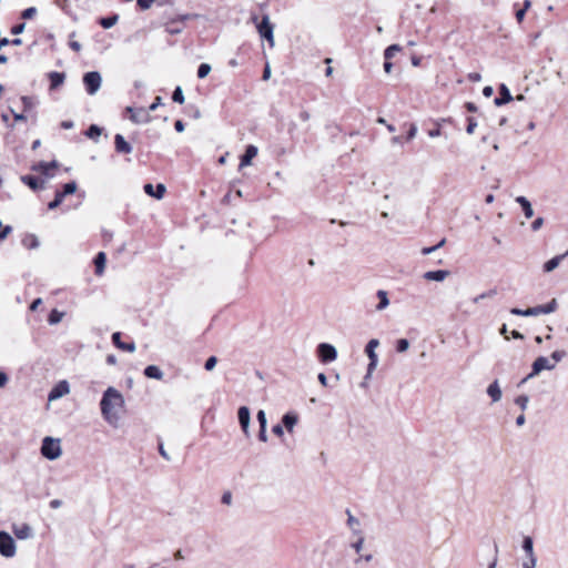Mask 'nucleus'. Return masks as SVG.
<instances>
[{"label":"nucleus","mask_w":568,"mask_h":568,"mask_svg":"<svg viewBox=\"0 0 568 568\" xmlns=\"http://www.w3.org/2000/svg\"><path fill=\"white\" fill-rule=\"evenodd\" d=\"M123 395L114 387H108L101 398L100 407L103 418L111 425H114L119 420V416L115 413V408H122L124 406Z\"/></svg>","instance_id":"1"},{"label":"nucleus","mask_w":568,"mask_h":568,"mask_svg":"<svg viewBox=\"0 0 568 568\" xmlns=\"http://www.w3.org/2000/svg\"><path fill=\"white\" fill-rule=\"evenodd\" d=\"M41 455L48 460H55L62 455L61 439L45 436L42 439Z\"/></svg>","instance_id":"2"},{"label":"nucleus","mask_w":568,"mask_h":568,"mask_svg":"<svg viewBox=\"0 0 568 568\" xmlns=\"http://www.w3.org/2000/svg\"><path fill=\"white\" fill-rule=\"evenodd\" d=\"M258 34L262 39L270 43V47H274V26L270 21L268 14H264L260 22H256Z\"/></svg>","instance_id":"3"},{"label":"nucleus","mask_w":568,"mask_h":568,"mask_svg":"<svg viewBox=\"0 0 568 568\" xmlns=\"http://www.w3.org/2000/svg\"><path fill=\"white\" fill-rule=\"evenodd\" d=\"M0 555L6 558H11L16 555V541L12 536L4 530H0Z\"/></svg>","instance_id":"4"},{"label":"nucleus","mask_w":568,"mask_h":568,"mask_svg":"<svg viewBox=\"0 0 568 568\" xmlns=\"http://www.w3.org/2000/svg\"><path fill=\"white\" fill-rule=\"evenodd\" d=\"M83 83L89 94H95L102 83V77L98 71H89L83 75Z\"/></svg>","instance_id":"5"},{"label":"nucleus","mask_w":568,"mask_h":568,"mask_svg":"<svg viewBox=\"0 0 568 568\" xmlns=\"http://www.w3.org/2000/svg\"><path fill=\"white\" fill-rule=\"evenodd\" d=\"M317 356L322 363H331L337 358V349L328 343H321L316 348Z\"/></svg>","instance_id":"6"},{"label":"nucleus","mask_w":568,"mask_h":568,"mask_svg":"<svg viewBox=\"0 0 568 568\" xmlns=\"http://www.w3.org/2000/svg\"><path fill=\"white\" fill-rule=\"evenodd\" d=\"M126 112L130 113V120L135 124L148 123L151 121V115L145 108L135 109L128 106Z\"/></svg>","instance_id":"7"},{"label":"nucleus","mask_w":568,"mask_h":568,"mask_svg":"<svg viewBox=\"0 0 568 568\" xmlns=\"http://www.w3.org/2000/svg\"><path fill=\"white\" fill-rule=\"evenodd\" d=\"M555 368V364H551L550 361L545 356L537 357L532 365L531 372L528 374V377H535L540 374L544 369L551 371Z\"/></svg>","instance_id":"8"},{"label":"nucleus","mask_w":568,"mask_h":568,"mask_svg":"<svg viewBox=\"0 0 568 568\" xmlns=\"http://www.w3.org/2000/svg\"><path fill=\"white\" fill-rule=\"evenodd\" d=\"M70 392V386L67 381H60L54 387L50 390L48 395L49 402L57 400L62 396L67 395Z\"/></svg>","instance_id":"9"},{"label":"nucleus","mask_w":568,"mask_h":568,"mask_svg":"<svg viewBox=\"0 0 568 568\" xmlns=\"http://www.w3.org/2000/svg\"><path fill=\"white\" fill-rule=\"evenodd\" d=\"M237 418L243 433L250 436L251 414L248 407L241 406L237 410Z\"/></svg>","instance_id":"10"},{"label":"nucleus","mask_w":568,"mask_h":568,"mask_svg":"<svg viewBox=\"0 0 568 568\" xmlns=\"http://www.w3.org/2000/svg\"><path fill=\"white\" fill-rule=\"evenodd\" d=\"M498 93L499 95L494 100L496 106L505 105L514 100V97L511 95L508 87L505 83H501L499 85Z\"/></svg>","instance_id":"11"},{"label":"nucleus","mask_w":568,"mask_h":568,"mask_svg":"<svg viewBox=\"0 0 568 568\" xmlns=\"http://www.w3.org/2000/svg\"><path fill=\"white\" fill-rule=\"evenodd\" d=\"M144 192L156 200H161L166 191V187L163 183H158L154 187L152 183H146L143 186Z\"/></svg>","instance_id":"12"},{"label":"nucleus","mask_w":568,"mask_h":568,"mask_svg":"<svg viewBox=\"0 0 568 568\" xmlns=\"http://www.w3.org/2000/svg\"><path fill=\"white\" fill-rule=\"evenodd\" d=\"M114 148L118 153L129 154L132 152V145L125 140V138L118 133L114 136Z\"/></svg>","instance_id":"13"},{"label":"nucleus","mask_w":568,"mask_h":568,"mask_svg":"<svg viewBox=\"0 0 568 568\" xmlns=\"http://www.w3.org/2000/svg\"><path fill=\"white\" fill-rule=\"evenodd\" d=\"M48 79L50 80V90H57L59 87H61L64 83L65 80V73L64 72H58V71H51L48 74Z\"/></svg>","instance_id":"14"},{"label":"nucleus","mask_w":568,"mask_h":568,"mask_svg":"<svg viewBox=\"0 0 568 568\" xmlns=\"http://www.w3.org/2000/svg\"><path fill=\"white\" fill-rule=\"evenodd\" d=\"M58 168V162L55 160L51 162H38L37 169L38 173L44 175L45 178H52L53 173L52 171Z\"/></svg>","instance_id":"15"},{"label":"nucleus","mask_w":568,"mask_h":568,"mask_svg":"<svg viewBox=\"0 0 568 568\" xmlns=\"http://www.w3.org/2000/svg\"><path fill=\"white\" fill-rule=\"evenodd\" d=\"M257 148L253 144L246 146L244 154L241 156L240 166H247L251 164L253 158L257 155Z\"/></svg>","instance_id":"16"},{"label":"nucleus","mask_w":568,"mask_h":568,"mask_svg":"<svg viewBox=\"0 0 568 568\" xmlns=\"http://www.w3.org/2000/svg\"><path fill=\"white\" fill-rule=\"evenodd\" d=\"M112 343L119 349L126 351V352H134L135 351V344L133 342L124 343V342L121 341V333L120 332H115V333L112 334Z\"/></svg>","instance_id":"17"},{"label":"nucleus","mask_w":568,"mask_h":568,"mask_svg":"<svg viewBox=\"0 0 568 568\" xmlns=\"http://www.w3.org/2000/svg\"><path fill=\"white\" fill-rule=\"evenodd\" d=\"M12 528H13V534L16 535V537L18 539H27V538L31 537V535H32V528H31V526H29L27 524H20V525L14 524Z\"/></svg>","instance_id":"18"},{"label":"nucleus","mask_w":568,"mask_h":568,"mask_svg":"<svg viewBox=\"0 0 568 568\" xmlns=\"http://www.w3.org/2000/svg\"><path fill=\"white\" fill-rule=\"evenodd\" d=\"M449 275L447 270H436L425 272L423 277L427 281L443 282Z\"/></svg>","instance_id":"19"},{"label":"nucleus","mask_w":568,"mask_h":568,"mask_svg":"<svg viewBox=\"0 0 568 568\" xmlns=\"http://www.w3.org/2000/svg\"><path fill=\"white\" fill-rule=\"evenodd\" d=\"M516 202L521 206L524 215L526 219H531L534 216V209L531 203L526 196L519 195L516 197Z\"/></svg>","instance_id":"20"},{"label":"nucleus","mask_w":568,"mask_h":568,"mask_svg":"<svg viewBox=\"0 0 568 568\" xmlns=\"http://www.w3.org/2000/svg\"><path fill=\"white\" fill-rule=\"evenodd\" d=\"M297 422L298 416L293 412H288L282 417V425L287 429V432H292Z\"/></svg>","instance_id":"21"},{"label":"nucleus","mask_w":568,"mask_h":568,"mask_svg":"<svg viewBox=\"0 0 568 568\" xmlns=\"http://www.w3.org/2000/svg\"><path fill=\"white\" fill-rule=\"evenodd\" d=\"M487 394L494 403H497L501 399L503 394L497 379L489 384L487 387Z\"/></svg>","instance_id":"22"},{"label":"nucleus","mask_w":568,"mask_h":568,"mask_svg":"<svg viewBox=\"0 0 568 568\" xmlns=\"http://www.w3.org/2000/svg\"><path fill=\"white\" fill-rule=\"evenodd\" d=\"M143 373H144L145 377H148V378L159 379V381L163 378V372L156 365H148L144 368Z\"/></svg>","instance_id":"23"},{"label":"nucleus","mask_w":568,"mask_h":568,"mask_svg":"<svg viewBox=\"0 0 568 568\" xmlns=\"http://www.w3.org/2000/svg\"><path fill=\"white\" fill-rule=\"evenodd\" d=\"M106 255L104 252H99L94 257L95 274L102 275L105 268Z\"/></svg>","instance_id":"24"},{"label":"nucleus","mask_w":568,"mask_h":568,"mask_svg":"<svg viewBox=\"0 0 568 568\" xmlns=\"http://www.w3.org/2000/svg\"><path fill=\"white\" fill-rule=\"evenodd\" d=\"M537 314H550L554 313L558 308V302L556 298H552L550 302L544 305H537Z\"/></svg>","instance_id":"25"},{"label":"nucleus","mask_w":568,"mask_h":568,"mask_svg":"<svg viewBox=\"0 0 568 568\" xmlns=\"http://www.w3.org/2000/svg\"><path fill=\"white\" fill-rule=\"evenodd\" d=\"M537 314H550L554 313L558 308V302L556 298H552L550 302L544 305H537Z\"/></svg>","instance_id":"26"},{"label":"nucleus","mask_w":568,"mask_h":568,"mask_svg":"<svg viewBox=\"0 0 568 568\" xmlns=\"http://www.w3.org/2000/svg\"><path fill=\"white\" fill-rule=\"evenodd\" d=\"M510 314L516 315V316H525V317L538 316L536 306L528 307L525 310L519 308V307H513V308H510Z\"/></svg>","instance_id":"27"},{"label":"nucleus","mask_w":568,"mask_h":568,"mask_svg":"<svg viewBox=\"0 0 568 568\" xmlns=\"http://www.w3.org/2000/svg\"><path fill=\"white\" fill-rule=\"evenodd\" d=\"M118 20H119V14L113 13V14L100 18L99 24L104 29H110L116 24Z\"/></svg>","instance_id":"28"},{"label":"nucleus","mask_w":568,"mask_h":568,"mask_svg":"<svg viewBox=\"0 0 568 568\" xmlns=\"http://www.w3.org/2000/svg\"><path fill=\"white\" fill-rule=\"evenodd\" d=\"M565 258V255H557V256H554L552 258H550L549 261H547L542 268H544V272L546 273H549V272H552L555 268L558 267V265L560 264L561 260Z\"/></svg>","instance_id":"29"},{"label":"nucleus","mask_w":568,"mask_h":568,"mask_svg":"<svg viewBox=\"0 0 568 568\" xmlns=\"http://www.w3.org/2000/svg\"><path fill=\"white\" fill-rule=\"evenodd\" d=\"M376 295L379 300V303L376 305V310L377 311L385 310L389 305V298H388L387 292L384 290H378Z\"/></svg>","instance_id":"30"},{"label":"nucleus","mask_w":568,"mask_h":568,"mask_svg":"<svg viewBox=\"0 0 568 568\" xmlns=\"http://www.w3.org/2000/svg\"><path fill=\"white\" fill-rule=\"evenodd\" d=\"M64 315H65V313H64V312H61V311H59V310H57V308H53V310L50 312L49 316H48V323H49L50 325H57V324H59V323L62 321V318L64 317Z\"/></svg>","instance_id":"31"},{"label":"nucleus","mask_w":568,"mask_h":568,"mask_svg":"<svg viewBox=\"0 0 568 568\" xmlns=\"http://www.w3.org/2000/svg\"><path fill=\"white\" fill-rule=\"evenodd\" d=\"M379 341L376 338H372L365 346V353L368 358L378 357L375 349L378 347Z\"/></svg>","instance_id":"32"},{"label":"nucleus","mask_w":568,"mask_h":568,"mask_svg":"<svg viewBox=\"0 0 568 568\" xmlns=\"http://www.w3.org/2000/svg\"><path fill=\"white\" fill-rule=\"evenodd\" d=\"M347 525L353 530L354 534L361 535V530L355 529V527L359 526V520L351 514V511L347 509Z\"/></svg>","instance_id":"33"},{"label":"nucleus","mask_w":568,"mask_h":568,"mask_svg":"<svg viewBox=\"0 0 568 568\" xmlns=\"http://www.w3.org/2000/svg\"><path fill=\"white\" fill-rule=\"evenodd\" d=\"M524 551L526 552L527 556L529 555H535L534 552V540L530 536H525L524 539H523V545H521Z\"/></svg>","instance_id":"34"},{"label":"nucleus","mask_w":568,"mask_h":568,"mask_svg":"<svg viewBox=\"0 0 568 568\" xmlns=\"http://www.w3.org/2000/svg\"><path fill=\"white\" fill-rule=\"evenodd\" d=\"M101 133H102V129L97 124H91L85 131V135L89 139H97L101 135Z\"/></svg>","instance_id":"35"},{"label":"nucleus","mask_w":568,"mask_h":568,"mask_svg":"<svg viewBox=\"0 0 568 568\" xmlns=\"http://www.w3.org/2000/svg\"><path fill=\"white\" fill-rule=\"evenodd\" d=\"M77 189H78L77 182L75 181H70V182L65 183L62 186V190H60V191L62 192V194L64 196H67V195H71V194L75 193Z\"/></svg>","instance_id":"36"},{"label":"nucleus","mask_w":568,"mask_h":568,"mask_svg":"<svg viewBox=\"0 0 568 568\" xmlns=\"http://www.w3.org/2000/svg\"><path fill=\"white\" fill-rule=\"evenodd\" d=\"M400 51V47L398 44H390L387 47L384 51V58L385 60H390L396 52Z\"/></svg>","instance_id":"37"},{"label":"nucleus","mask_w":568,"mask_h":568,"mask_svg":"<svg viewBox=\"0 0 568 568\" xmlns=\"http://www.w3.org/2000/svg\"><path fill=\"white\" fill-rule=\"evenodd\" d=\"M172 100L175 102V103H179V104H182L184 102V93H183V90L180 85H178L173 93H172Z\"/></svg>","instance_id":"38"},{"label":"nucleus","mask_w":568,"mask_h":568,"mask_svg":"<svg viewBox=\"0 0 568 568\" xmlns=\"http://www.w3.org/2000/svg\"><path fill=\"white\" fill-rule=\"evenodd\" d=\"M211 70H212V68L209 63H201L197 68V78L204 79L205 77L209 75Z\"/></svg>","instance_id":"39"},{"label":"nucleus","mask_w":568,"mask_h":568,"mask_svg":"<svg viewBox=\"0 0 568 568\" xmlns=\"http://www.w3.org/2000/svg\"><path fill=\"white\" fill-rule=\"evenodd\" d=\"M496 294H497V291L495 288H493V290H489L487 292H484V293L477 295L476 297L473 298V302L474 303H479L481 300L491 298Z\"/></svg>","instance_id":"40"},{"label":"nucleus","mask_w":568,"mask_h":568,"mask_svg":"<svg viewBox=\"0 0 568 568\" xmlns=\"http://www.w3.org/2000/svg\"><path fill=\"white\" fill-rule=\"evenodd\" d=\"M368 359H369V363L367 365V373L364 377L365 381H367L371 377L372 373L375 371V368L378 364V357H372Z\"/></svg>","instance_id":"41"},{"label":"nucleus","mask_w":568,"mask_h":568,"mask_svg":"<svg viewBox=\"0 0 568 568\" xmlns=\"http://www.w3.org/2000/svg\"><path fill=\"white\" fill-rule=\"evenodd\" d=\"M529 397L528 395H519L515 398V404L520 407L521 410H525L528 406Z\"/></svg>","instance_id":"42"},{"label":"nucleus","mask_w":568,"mask_h":568,"mask_svg":"<svg viewBox=\"0 0 568 568\" xmlns=\"http://www.w3.org/2000/svg\"><path fill=\"white\" fill-rule=\"evenodd\" d=\"M409 348V341L406 339V338H399L397 342H396V351L398 353H404L406 352L407 349Z\"/></svg>","instance_id":"43"},{"label":"nucleus","mask_w":568,"mask_h":568,"mask_svg":"<svg viewBox=\"0 0 568 568\" xmlns=\"http://www.w3.org/2000/svg\"><path fill=\"white\" fill-rule=\"evenodd\" d=\"M22 244L28 248V250H32L36 247V235L33 234H30V235H27L23 240H22Z\"/></svg>","instance_id":"44"},{"label":"nucleus","mask_w":568,"mask_h":568,"mask_svg":"<svg viewBox=\"0 0 568 568\" xmlns=\"http://www.w3.org/2000/svg\"><path fill=\"white\" fill-rule=\"evenodd\" d=\"M21 181L26 183L31 190L36 191V175H23Z\"/></svg>","instance_id":"45"},{"label":"nucleus","mask_w":568,"mask_h":568,"mask_svg":"<svg viewBox=\"0 0 568 568\" xmlns=\"http://www.w3.org/2000/svg\"><path fill=\"white\" fill-rule=\"evenodd\" d=\"M567 356V353L566 351H554L550 355L551 359L554 361L552 364H557L558 362H560L562 358H565Z\"/></svg>","instance_id":"46"},{"label":"nucleus","mask_w":568,"mask_h":568,"mask_svg":"<svg viewBox=\"0 0 568 568\" xmlns=\"http://www.w3.org/2000/svg\"><path fill=\"white\" fill-rule=\"evenodd\" d=\"M537 558L535 555L527 556V559L523 562V568H536Z\"/></svg>","instance_id":"47"},{"label":"nucleus","mask_w":568,"mask_h":568,"mask_svg":"<svg viewBox=\"0 0 568 568\" xmlns=\"http://www.w3.org/2000/svg\"><path fill=\"white\" fill-rule=\"evenodd\" d=\"M477 126V121L475 120V118L473 116H468L467 118V128H466V132L468 134H473L475 129Z\"/></svg>","instance_id":"48"},{"label":"nucleus","mask_w":568,"mask_h":568,"mask_svg":"<svg viewBox=\"0 0 568 568\" xmlns=\"http://www.w3.org/2000/svg\"><path fill=\"white\" fill-rule=\"evenodd\" d=\"M260 427H267L266 414L263 409H260L256 415Z\"/></svg>","instance_id":"49"},{"label":"nucleus","mask_w":568,"mask_h":568,"mask_svg":"<svg viewBox=\"0 0 568 568\" xmlns=\"http://www.w3.org/2000/svg\"><path fill=\"white\" fill-rule=\"evenodd\" d=\"M217 364V357L216 356H210L205 363H204V368L206 371H212Z\"/></svg>","instance_id":"50"},{"label":"nucleus","mask_w":568,"mask_h":568,"mask_svg":"<svg viewBox=\"0 0 568 568\" xmlns=\"http://www.w3.org/2000/svg\"><path fill=\"white\" fill-rule=\"evenodd\" d=\"M363 545H364V537L362 536V534L359 535V538L352 544V548L357 552L359 554L363 549Z\"/></svg>","instance_id":"51"},{"label":"nucleus","mask_w":568,"mask_h":568,"mask_svg":"<svg viewBox=\"0 0 568 568\" xmlns=\"http://www.w3.org/2000/svg\"><path fill=\"white\" fill-rule=\"evenodd\" d=\"M494 550H495V555H494L491 561L488 564L487 568H497L498 551H499L497 544H495Z\"/></svg>","instance_id":"52"},{"label":"nucleus","mask_w":568,"mask_h":568,"mask_svg":"<svg viewBox=\"0 0 568 568\" xmlns=\"http://www.w3.org/2000/svg\"><path fill=\"white\" fill-rule=\"evenodd\" d=\"M155 0H138V6L141 10H148L151 8Z\"/></svg>","instance_id":"53"},{"label":"nucleus","mask_w":568,"mask_h":568,"mask_svg":"<svg viewBox=\"0 0 568 568\" xmlns=\"http://www.w3.org/2000/svg\"><path fill=\"white\" fill-rule=\"evenodd\" d=\"M160 105H162V98L158 95L155 97L154 102L146 110L150 113L151 111H155Z\"/></svg>","instance_id":"54"},{"label":"nucleus","mask_w":568,"mask_h":568,"mask_svg":"<svg viewBox=\"0 0 568 568\" xmlns=\"http://www.w3.org/2000/svg\"><path fill=\"white\" fill-rule=\"evenodd\" d=\"M34 14H36V8L30 7L22 12L21 17H22V19H31Z\"/></svg>","instance_id":"55"},{"label":"nucleus","mask_w":568,"mask_h":568,"mask_svg":"<svg viewBox=\"0 0 568 568\" xmlns=\"http://www.w3.org/2000/svg\"><path fill=\"white\" fill-rule=\"evenodd\" d=\"M417 133V126L415 124H410L409 130L406 134V140L410 141L416 136Z\"/></svg>","instance_id":"56"},{"label":"nucleus","mask_w":568,"mask_h":568,"mask_svg":"<svg viewBox=\"0 0 568 568\" xmlns=\"http://www.w3.org/2000/svg\"><path fill=\"white\" fill-rule=\"evenodd\" d=\"M26 29V23L24 22H21L14 27L11 28V33L12 34H20L24 31Z\"/></svg>","instance_id":"57"},{"label":"nucleus","mask_w":568,"mask_h":568,"mask_svg":"<svg viewBox=\"0 0 568 568\" xmlns=\"http://www.w3.org/2000/svg\"><path fill=\"white\" fill-rule=\"evenodd\" d=\"M272 432H273L276 436L281 437V436H283V434H284V426H283L282 424H276V425H274V426L272 427Z\"/></svg>","instance_id":"58"},{"label":"nucleus","mask_w":568,"mask_h":568,"mask_svg":"<svg viewBox=\"0 0 568 568\" xmlns=\"http://www.w3.org/2000/svg\"><path fill=\"white\" fill-rule=\"evenodd\" d=\"M542 225H544V219H542V217H537V219L531 223V230H532V231H538Z\"/></svg>","instance_id":"59"},{"label":"nucleus","mask_w":568,"mask_h":568,"mask_svg":"<svg viewBox=\"0 0 568 568\" xmlns=\"http://www.w3.org/2000/svg\"><path fill=\"white\" fill-rule=\"evenodd\" d=\"M267 427H260L258 439L263 443L267 442Z\"/></svg>","instance_id":"60"},{"label":"nucleus","mask_w":568,"mask_h":568,"mask_svg":"<svg viewBox=\"0 0 568 568\" xmlns=\"http://www.w3.org/2000/svg\"><path fill=\"white\" fill-rule=\"evenodd\" d=\"M362 560H364L366 562H369V561L373 560V555L372 554H367V555L359 556L357 559H355V565H358Z\"/></svg>","instance_id":"61"},{"label":"nucleus","mask_w":568,"mask_h":568,"mask_svg":"<svg viewBox=\"0 0 568 568\" xmlns=\"http://www.w3.org/2000/svg\"><path fill=\"white\" fill-rule=\"evenodd\" d=\"M221 501L222 504L230 505L232 501V494L230 491H225L222 495Z\"/></svg>","instance_id":"62"},{"label":"nucleus","mask_w":568,"mask_h":568,"mask_svg":"<svg viewBox=\"0 0 568 568\" xmlns=\"http://www.w3.org/2000/svg\"><path fill=\"white\" fill-rule=\"evenodd\" d=\"M159 453H160V455H161L164 459H166V460H170V459H171V458H170V456H169V454H168V452L164 449V445H163V443H162V442H160V443H159Z\"/></svg>","instance_id":"63"},{"label":"nucleus","mask_w":568,"mask_h":568,"mask_svg":"<svg viewBox=\"0 0 568 568\" xmlns=\"http://www.w3.org/2000/svg\"><path fill=\"white\" fill-rule=\"evenodd\" d=\"M468 80H469L470 82H479V81L481 80V75H480V73H478V72H470V73L468 74Z\"/></svg>","instance_id":"64"}]
</instances>
